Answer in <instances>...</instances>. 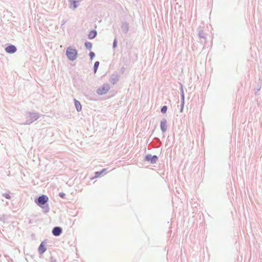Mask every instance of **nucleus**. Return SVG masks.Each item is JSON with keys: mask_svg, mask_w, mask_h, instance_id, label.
Listing matches in <instances>:
<instances>
[{"mask_svg": "<svg viewBox=\"0 0 262 262\" xmlns=\"http://www.w3.org/2000/svg\"><path fill=\"white\" fill-rule=\"evenodd\" d=\"M77 52L75 49L72 48H68L67 50V55L68 57L72 60L76 59L77 57Z\"/></svg>", "mask_w": 262, "mask_h": 262, "instance_id": "obj_1", "label": "nucleus"}, {"mask_svg": "<svg viewBox=\"0 0 262 262\" xmlns=\"http://www.w3.org/2000/svg\"><path fill=\"white\" fill-rule=\"evenodd\" d=\"M49 200V198L47 195H42L40 196L37 201H35L36 203L39 206H41L46 203Z\"/></svg>", "mask_w": 262, "mask_h": 262, "instance_id": "obj_2", "label": "nucleus"}, {"mask_svg": "<svg viewBox=\"0 0 262 262\" xmlns=\"http://www.w3.org/2000/svg\"><path fill=\"white\" fill-rule=\"evenodd\" d=\"M109 89L108 84H104L97 89V93L99 95L105 94L108 91Z\"/></svg>", "mask_w": 262, "mask_h": 262, "instance_id": "obj_3", "label": "nucleus"}, {"mask_svg": "<svg viewBox=\"0 0 262 262\" xmlns=\"http://www.w3.org/2000/svg\"><path fill=\"white\" fill-rule=\"evenodd\" d=\"M6 51L9 53H13L16 51L15 47L13 45H10L5 49Z\"/></svg>", "mask_w": 262, "mask_h": 262, "instance_id": "obj_4", "label": "nucleus"}, {"mask_svg": "<svg viewBox=\"0 0 262 262\" xmlns=\"http://www.w3.org/2000/svg\"><path fill=\"white\" fill-rule=\"evenodd\" d=\"M52 232L53 235H54L55 236H58L61 233V229L59 227H55L53 229Z\"/></svg>", "mask_w": 262, "mask_h": 262, "instance_id": "obj_5", "label": "nucleus"}, {"mask_svg": "<svg viewBox=\"0 0 262 262\" xmlns=\"http://www.w3.org/2000/svg\"><path fill=\"white\" fill-rule=\"evenodd\" d=\"M146 160L147 161H150V162L151 163H155L156 162L157 160H158V157L156 156H154L152 157L149 156H147L146 157Z\"/></svg>", "mask_w": 262, "mask_h": 262, "instance_id": "obj_6", "label": "nucleus"}, {"mask_svg": "<svg viewBox=\"0 0 262 262\" xmlns=\"http://www.w3.org/2000/svg\"><path fill=\"white\" fill-rule=\"evenodd\" d=\"M161 128L163 132H165L167 129L166 121L163 120L161 122Z\"/></svg>", "mask_w": 262, "mask_h": 262, "instance_id": "obj_7", "label": "nucleus"}, {"mask_svg": "<svg viewBox=\"0 0 262 262\" xmlns=\"http://www.w3.org/2000/svg\"><path fill=\"white\" fill-rule=\"evenodd\" d=\"M46 250V249L45 248V244L43 242H42L39 247L38 251L40 253H43Z\"/></svg>", "mask_w": 262, "mask_h": 262, "instance_id": "obj_8", "label": "nucleus"}, {"mask_svg": "<svg viewBox=\"0 0 262 262\" xmlns=\"http://www.w3.org/2000/svg\"><path fill=\"white\" fill-rule=\"evenodd\" d=\"M96 34L97 32L96 31H91L89 34V38L90 39H93L96 36Z\"/></svg>", "mask_w": 262, "mask_h": 262, "instance_id": "obj_9", "label": "nucleus"}, {"mask_svg": "<svg viewBox=\"0 0 262 262\" xmlns=\"http://www.w3.org/2000/svg\"><path fill=\"white\" fill-rule=\"evenodd\" d=\"M75 105L78 111L81 110V105L80 103L76 100L75 101Z\"/></svg>", "mask_w": 262, "mask_h": 262, "instance_id": "obj_10", "label": "nucleus"}, {"mask_svg": "<svg viewBox=\"0 0 262 262\" xmlns=\"http://www.w3.org/2000/svg\"><path fill=\"white\" fill-rule=\"evenodd\" d=\"M70 5L74 9L77 7V2L75 0H70Z\"/></svg>", "mask_w": 262, "mask_h": 262, "instance_id": "obj_11", "label": "nucleus"}, {"mask_svg": "<svg viewBox=\"0 0 262 262\" xmlns=\"http://www.w3.org/2000/svg\"><path fill=\"white\" fill-rule=\"evenodd\" d=\"M99 61H96L94 63V73H96L97 69H98V68L99 67Z\"/></svg>", "mask_w": 262, "mask_h": 262, "instance_id": "obj_12", "label": "nucleus"}, {"mask_svg": "<svg viewBox=\"0 0 262 262\" xmlns=\"http://www.w3.org/2000/svg\"><path fill=\"white\" fill-rule=\"evenodd\" d=\"M85 46L86 48L89 49H91L92 47V44L90 42H87L85 43Z\"/></svg>", "mask_w": 262, "mask_h": 262, "instance_id": "obj_13", "label": "nucleus"}, {"mask_svg": "<svg viewBox=\"0 0 262 262\" xmlns=\"http://www.w3.org/2000/svg\"><path fill=\"white\" fill-rule=\"evenodd\" d=\"M167 106H163L162 108H161V112L162 113H165L167 111Z\"/></svg>", "mask_w": 262, "mask_h": 262, "instance_id": "obj_14", "label": "nucleus"}, {"mask_svg": "<svg viewBox=\"0 0 262 262\" xmlns=\"http://www.w3.org/2000/svg\"><path fill=\"white\" fill-rule=\"evenodd\" d=\"M90 56L91 58L92 59L95 56L94 53L93 52H90Z\"/></svg>", "mask_w": 262, "mask_h": 262, "instance_id": "obj_15", "label": "nucleus"}, {"mask_svg": "<svg viewBox=\"0 0 262 262\" xmlns=\"http://www.w3.org/2000/svg\"><path fill=\"white\" fill-rule=\"evenodd\" d=\"M4 196L7 199H10L11 198L10 195L7 193L5 194Z\"/></svg>", "mask_w": 262, "mask_h": 262, "instance_id": "obj_16", "label": "nucleus"}, {"mask_svg": "<svg viewBox=\"0 0 262 262\" xmlns=\"http://www.w3.org/2000/svg\"><path fill=\"white\" fill-rule=\"evenodd\" d=\"M59 195L62 198H63L65 196V194L64 193H60Z\"/></svg>", "mask_w": 262, "mask_h": 262, "instance_id": "obj_17", "label": "nucleus"}, {"mask_svg": "<svg viewBox=\"0 0 262 262\" xmlns=\"http://www.w3.org/2000/svg\"><path fill=\"white\" fill-rule=\"evenodd\" d=\"M116 42L115 41H114V47H116Z\"/></svg>", "mask_w": 262, "mask_h": 262, "instance_id": "obj_18", "label": "nucleus"}, {"mask_svg": "<svg viewBox=\"0 0 262 262\" xmlns=\"http://www.w3.org/2000/svg\"><path fill=\"white\" fill-rule=\"evenodd\" d=\"M182 102V104H184V99L183 100Z\"/></svg>", "mask_w": 262, "mask_h": 262, "instance_id": "obj_19", "label": "nucleus"}]
</instances>
